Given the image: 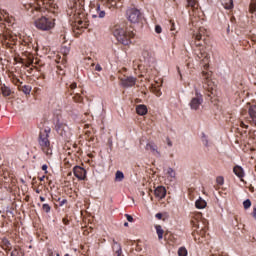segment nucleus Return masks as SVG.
<instances>
[{
	"instance_id": "16",
	"label": "nucleus",
	"mask_w": 256,
	"mask_h": 256,
	"mask_svg": "<svg viewBox=\"0 0 256 256\" xmlns=\"http://www.w3.org/2000/svg\"><path fill=\"white\" fill-rule=\"evenodd\" d=\"M233 173L234 175H237L241 181H243V178L245 177V171H243L241 166H235L233 168Z\"/></svg>"
},
{
	"instance_id": "33",
	"label": "nucleus",
	"mask_w": 256,
	"mask_h": 256,
	"mask_svg": "<svg viewBox=\"0 0 256 256\" xmlns=\"http://www.w3.org/2000/svg\"><path fill=\"white\" fill-rule=\"evenodd\" d=\"M249 11H250V13H255V11H256V2L255 1H252L250 3Z\"/></svg>"
},
{
	"instance_id": "10",
	"label": "nucleus",
	"mask_w": 256,
	"mask_h": 256,
	"mask_svg": "<svg viewBox=\"0 0 256 256\" xmlns=\"http://www.w3.org/2000/svg\"><path fill=\"white\" fill-rule=\"evenodd\" d=\"M135 83H137V78L133 76L121 78V85L122 87H125L126 89L129 87H134Z\"/></svg>"
},
{
	"instance_id": "43",
	"label": "nucleus",
	"mask_w": 256,
	"mask_h": 256,
	"mask_svg": "<svg viewBox=\"0 0 256 256\" xmlns=\"http://www.w3.org/2000/svg\"><path fill=\"white\" fill-rule=\"evenodd\" d=\"M155 217H156V219H163V214L157 213V214L155 215Z\"/></svg>"
},
{
	"instance_id": "53",
	"label": "nucleus",
	"mask_w": 256,
	"mask_h": 256,
	"mask_svg": "<svg viewBox=\"0 0 256 256\" xmlns=\"http://www.w3.org/2000/svg\"><path fill=\"white\" fill-rule=\"evenodd\" d=\"M15 83H21V81L16 78Z\"/></svg>"
},
{
	"instance_id": "52",
	"label": "nucleus",
	"mask_w": 256,
	"mask_h": 256,
	"mask_svg": "<svg viewBox=\"0 0 256 256\" xmlns=\"http://www.w3.org/2000/svg\"><path fill=\"white\" fill-rule=\"evenodd\" d=\"M124 227H129V223H128V222H125V223H124Z\"/></svg>"
},
{
	"instance_id": "41",
	"label": "nucleus",
	"mask_w": 256,
	"mask_h": 256,
	"mask_svg": "<svg viewBox=\"0 0 256 256\" xmlns=\"http://www.w3.org/2000/svg\"><path fill=\"white\" fill-rule=\"evenodd\" d=\"M95 71H103V68L101 67L100 64H97V65L95 66Z\"/></svg>"
},
{
	"instance_id": "8",
	"label": "nucleus",
	"mask_w": 256,
	"mask_h": 256,
	"mask_svg": "<svg viewBox=\"0 0 256 256\" xmlns=\"http://www.w3.org/2000/svg\"><path fill=\"white\" fill-rule=\"evenodd\" d=\"M55 129L61 137H67V135H69V126L59 120L56 122Z\"/></svg>"
},
{
	"instance_id": "34",
	"label": "nucleus",
	"mask_w": 256,
	"mask_h": 256,
	"mask_svg": "<svg viewBox=\"0 0 256 256\" xmlns=\"http://www.w3.org/2000/svg\"><path fill=\"white\" fill-rule=\"evenodd\" d=\"M153 93L156 95V97H161L163 95V92H161V89L154 87Z\"/></svg>"
},
{
	"instance_id": "7",
	"label": "nucleus",
	"mask_w": 256,
	"mask_h": 256,
	"mask_svg": "<svg viewBox=\"0 0 256 256\" xmlns=\"http://www.w3.org/2000/svg\"><path fill=\"white\" fill-rule=\"evenodd\" d=\"M202 79H203V87L208 91H213V87L215 84L211 81V72H207L205 70L202 71Z\"/></svg>"
},
{
	"instance_id": "36",
	"label": "nucleus",
	"mask_w": 256,
	"mask_h": 256,
	"mask_svg": "<svg viewBox=\"0 0 256 256\" xmlns=\"http://www.w3.org/2000/svg\"><path fill=\"white\" fill-rule=\"evenodd\" d=\"M244 209H249L251 207V200L247 199L243 202Z\"/></svg>"
},
{
	"instance_id": "14",
	"label": "nucleus",
	"mask_w": 256,
	"mask_h": 256,
	"mask_svg": "<svg viewBox=\"0 0 256 256\" xmlns=\"http://www.w3.org/2000/svg\"><path fill=\"white\" fill-rule=\"evenodd\" d=\"M146 151H152L155 157H161V152H159V150L157 149V145H155V143H147Z\"/></svg>"
},
{
	"instance_id": "21",
	"label": "nucleus",
	"mask_w": 256,
	"mask_h": 256,
	"mask_svg": "<svg viewBox=\"0 0 256 256\" xmlns=\"http://www.w3.org/2000/svg\"><path fill=\"white\" fill-rule=\"evenodd\" d=\"M2 247L4 251H11V242L8 239H2Z\"/></svg>"
},
{
	"instance_id": "11",
	"label": "nucleus",
	"mask_w": 256,
	"mask_h": 256,
	"mask_svg": "<svg viewBox=\"0 0 256 256\" xmlns=\"http://www.w3.org/2000/svg\"><path fill=\"white\" fill-rule=\"evenodd\" d=\"M194 38L196 41H203L205 43V41H207V30L203 27H200L199 30L194 33Z\"/></svg>"
},
{
	"instance_id": "6",
	"label": "nucleus",
	"mask_w": 256,
	"mask_h": 256,
	"mask_svg": "<svg viewBox=\"0 0 256 256\" xmlns=\"http://www.w3.org/2000/svg\"><path fill=\"white\" fill-rule=\"evenodd\" d=\"M126 15L130 23H137L141 19V12L135 8L128 9Z\"/></svg>"
},
{
	"instance_id": "46",
	"label": "nucleus",
	"mask_w": 256,
	"mask_h": 256,
	"mask_svg": "<svg viewBox=\"0 0 256 256\" xmlns=\"http://www.w3.org/2000/svg\"><path fill=\"white\" fill-rule=\"evenodd\" d=\"M252 217H254V219L256 221V207H254V209H253Z\"/></svg>"
},
{
	"instance_id": "18",
	"label": "nucleus",
	"mask_w": 256,
	"mask_h": 256,
	"mask_svg": "<svg viewBox=\"0 0 256 256\" xmlns=\"http://www.w3.org/2000/svg\"><path fill=\"white\" fill-rule=\"evenodd\" d=\"M96 13L97 14L92 15L94 19H96V17H99L100 19H103L105 17V10H101V5L99 4H97Z\"/></svg>"
},
{
	"instance_id": "30",
	"label": "nucleus",
	"mask_w": 256,
	"mask_h": 256,
	"mask_svg": "<svg viewBox=\"0 0 256 256\" xmlns=\"http://www.w3.org/2000/svg\"><path fill=\"white\" fill-rule=\"evenodd\" d=\"M11 256H23V252H21V250L15 248V249L11 252Z\"/></svg>"
},
{
	"instance_id": "3",
	"label": "nucleus",
	"mask_w": 256,
	"mask_h": 256,
	"mask_svg": "<svg viewBox=\"0 0 256 256\" xmlns=\"http://www.w3.org/2000/svg\"><path fill=\"white\" fill-rule=\"evenodd\" d=\"M34 25L36 29L40 31H51L53 27H55V23L53 20H49V18L42 16L34 21Z\"/></svg>"
},
{
	"instance_id": "51",
	"label": "nucleus",
	"mask_w": 256,
	"mask_h": 256,
	"mask_svg": "<svg viewBox=\"0 0 256 256\" xmlns=\"http://www.w3.org/2000/svg\"><path fill=\"white\" fill-rule=\"evenodd\" d=\"M40 201H45V197H43V196H40Z\"/></svg>"
},
{
	"instance_id": "49",
	"label": "nucleus",
	"mask_w": 256,
	"mask_h": 256,
	"mask_svg": "<svg viewBox=\"0 0 256 256\" xmlns=\"http://www.w3.org/2000/svg\"><path fill=\"white\" fill-rule=\"evenodd\" d=\"M39 181H45V176L40 177Z\"/></svg>"
},
{
	"instance_id": "5",
	"label": "nucleus",
	"mask_w": 256,
	"mask_h": 256,
	"mask_svg": "<svg viewBox=\"0 0 256 256\" xmlns=\"http://www.w3.org/2000/svg\"><path fill=\"white\" fill-rule=\"evenodd\" d=\"M195 55L197 61H201L203 63L204 69H209V54L207 51H205V48L199 47L198 49L195 50Z\"/></svg>"
},
{
	"instance_id": "13",
	"label": "nucleus",
	"mask_w": 256,
	"mask_h": 256,
	"mask_svg": "<svg viewBox=\"0 0 256 256\" xmlns=\"http://www.w3.org/2000/svg\"><path fill=\"white\" fill-rule=\"evenodd\" d=\"M154 194L157 199H165V196L167 195V189H165L163 186H158L154 190Z\"/></svg>"
},
{
	"instance_id": "40",
	"label": "nucleus",
	"mask_w": 256,
	"mask_h": 256,
	"mask_svg": "<svg viewBox=\"0 0 256 256\" xmlns=\"http://www.w3.org/2000/svg\"><path fill=\"white\" fill-rule=\"evenodd\" d=\"M166 143H167L168 147H173V142L171 141V139L169 137L166 138Z\"/></svg>"
},
{
	"instance_id": "20",
	"label": "nucleus",
	"mask_w": 256,
	"mask_h": 256,
	"mask_svg": "<svg viewBox=\"0 0 256 256\" xmlns=\"http://www.w3.org/2000/svg\"><path fill=\"white\" fill-rule=\"evenodd\" d=\"M188 7H191V9L194 12V15H196V11L199 9V4H197L196 0H187Z\"/></svg>"
},
{
	"instance_id": "23",
	"label": "nucleus",
	"mask_w": 256,
	"mask_h": 256,
	"mask_svg": "<svg viewBox=\"0 0 256 256\" xmlns=\"http://www.w3.org/2000/svg\"><path fill=\"white\" fill-rule=\"evenodd\" d=\"M167 175H168V178L170 179V181H173V179H175V177H177V172H175L173 168H168Z\"/></svg>"
},
{
	"instance_id": "32",
	"label": "nucleus",
	"mask_w": 256,
	"mask_h": 256,
	"mask_svg": "<svg viewBox=\"0 0 256 256\" xmlns=\"http://www.w3.org/2000/svg\"><path fill=\"white\" fill-rule=\"evenodd\" d=\"M225 9H233V0H228V3L223 4Z\"/></svg>"
},
{
	"instance_id": "56",
	"label": "nucleus",
	"mask_w": 256,
	"mask_h": 256,
	"mask_svg": "<svg viewBox=\"0 0 256 256\" xmlns=\"http://www.w3.org/2000/svg\"><path fill=\"white\" fill-rule=\"evenodd\" d=\"M56 256H60L59 253H57Z\"/></svg>"
},
{
	"instance_id": "9",
	"label": "nucleus",
	"mask_w": 256,
	"mask_h": 256,
	"mask_svg": "<svg viewBox=\"0 0 256 256\" xmlns=\"http://www.w3.org/2000/svg\"><path fill=\"white\" fill-rule=\"evenodd\" d=\"M73 173L77 179L80 181H85V177L87 175V171L81 166H75L73 168Z\"/></svg>"
},
{
	"instance_id": "17",
	"label": "nucleus",
	"mask_w": 256,
	"mask_h": 256,
	"mask_svg": "<svg viewBox=\"0 0 256 256\" xmlns=\"http://www.w3.org/2000/svg\"><path fill=\"white\" fill-rule=\"evenodd\" d=\"M136 113H137L138 115H141V116L147 115V106L144 105V104H139V105H137V106H136Z\"/></svg>"
},
{
	"instance_id": "19",
	"label": "nucleus",
	"mask_w": 256,
	"mask_h": 256,
	"mask_svg": "<svg viewBox=\"0 0 256 256\" xmlns=\"http://www.w3.org/2000/svg\"><path fill=\"white\" fill-rule=\"evenodd\" d=\"M195 207L196 209H205V207H207V202L203 200V198L199 197L195 202Z\"/></svg>"
},
{
	"instance_id": "42",
	"label": "nucleus",
	"mask_w": 256,
	"mask_h": 256,
	"mask_svg": "<svg viewBox=\"0 0 256 256\" xmlns=\"http://www.w3.org/2000/svg\"><path fill=\"white\" fill-rule=\"evenodd\" d=\"M240 127H243L244 129H248L249 126L245 124V122H240Z\"/></svg>"
},
{
	"instance_id": "15",
	"label": "nucleus",
	"mask_w": 256,
	"mask_h": 256,
	"mask_svg": "<svg viewBox=\"0 0 256 256\" xmlns=\"http://www.w3.org/2000/svg\"><path fill=\"white\" fill-rule=\"evenodd\" d=\"M142 56L144 58V61L148 63V65H151L152 63H155V57L153 56V53L149 51H144L142 53Z\"/></svg>"
},
{
	"instance_id": "37",
	"label": "nucleus",
	"mask_w": 256,
	"mask_h": 256,
	"mask_svg": "<svg viewBox=\"0 0 256 256\" xmlns=\"http://www.w3.org/2000/svg\"><path fill=\"white\" fill-rule=\"evenodd\" d=\"M117 256H123V250L121 248V245H118V248L116 250Z\"/></svg>"
},
{
	"instance_id": "27",
	"label": "nucleus",
	"mask_w": 256,
	"mask_h": 256,
	"mask_svg": "<svg viewBox=\"0 0 256 256\" xmlns=\"http://www.w3.org/2000/svg\"><path fill=\"white\" fill-rule=\"evenodd\" d=\"M201 141L205 147H209V138L207 135H205V133H202Z\"/></svg>"
},
{
	"instance_id": "26",
	"label": "nucleus",
	"mask_w": 256,
	"mask_h": 256,
	"mask_svg": "<svg viewBox=\"0 0 256 256\" xmlns=\"http://www.w3.org/2000/svg\"><path fill=\"white\" fill-rule=\"evenodd\" d=\"M2 95L4 97H9V95H11V89L7 86L2 87Z\"/></svg>"
},
{
	"instance_id": "35",
	"label": "nucleus",
	"mask_w": 256,
	"mask_h": 256,
	"mask_svg": "<svg viewBox=\"0 0 256 256\" xmlns=\"http://www.w3.org/2000/svg\"><path fill=\"white\" fill-rule=\"evenodd\" d=\"M42 210H43L45 213H50V212H51V206H49V204H43V205H42Z\"/></svg>"
},
{
	"instance_id": "39",
	"label": "nucleus",
	"mask_w": 256,
	"mask_h": 256,
	"mask_svg": "<svg viewBox=\"0 0 256 256\" xmlns=\"http://www.w3.org/2000/svg\"><path fill=\"white\" fill-rule=\"evenodd\" d=\"M125 217H126L127 221H129V223H133V216H131L129 214H125Z\"/></svg>"
},
{
	"instance_id": "4",
	"label": "nucleus",
	"mask_w": 256,
	"mask_h": 256,
	"mask_svg": "<svg viewBox=\"0 0 256 256\" xmlns=\"http://www.w3.org/2000/svg\"><path fill=\"white\" fill-rule=\"evenodd\" d=\"M201 105H203V95L199 90L195 89V96L191 98L189 102V107L191 111H199L201 109Z\"/></svg>"
},
{
	"instance_id": "1",
	"label": "nucleus",
	"mask_w": 256,
	"mask_h": 256,
	"mask_svg": "<svg viewBox=\"0 0 256 256\" xmlns=\"http://www.w3.org/2000/svg\"><path fill=\"white\" fill-rule=\"evenodd\" d=\"M51 134L50 127H44L40 129L39 137H38V145L41 148V151L47 155V157H51L53 155V149L51 148V141H49V135Z\"/></svg>"
},
{
	"instance_id": "47",
	"label": "nucleus",
	"mask_w": 256,
	"mask_h": 256,
	"mask_svg": "<svg viewBox=\"0 0 256 256\" xmlns=\"http://www.w3.org/2000/svg\"><path fill=\"white\" fill-rule=\"evenodd\" d=\"M65 203H67V200H66V199L61 200V202H60V207H63V205H65Z\"/></svg>"
},
{
	"instance_id": "48",
	"label": "nucleus",
	"mask_w": 256,
	"mask_h": 256,
	"mask_svg": "<svg viewBox=\"0 0 256 256\" xmlns=\"http://www.w3.org/2000/svg\"><path fill=\"white\" fill-rule=\"evenodd\" d=\"M114 245H116L117 248H119V243L117 241L113 240Z\"/></svg>"
},
{
	"instance_id": "24",
	"label": "nucleus",
	"mask_w": 256,
	"mask_h": 256,
	"mask_svg": "<svg viewBox=\"0 0 256 256\" xmlns=\"http://www.w3.org/2000/svg\"><path fill=\"white\" fill-rule=\"evenodd\" d=\"M123 179H125V174L118 170L115 174V181L121 182Z\"/></svg>"
},
{
	"instance_id": "29",
	"label": "nucleus",
	"mask_w": 256,
	"mask_h": 256,
	"mask_svg": "<svg viewBox=\"0 0 256 256\" xmlns=\"http://www.w3.org/2000/svg\"><path fill=\"white\" fill-rule=\"evenodd\" d=\"M178 256H187V249L185 247L179 248Z\"/></svg>"
},
{
	"instance_id": "22",
	"label": "nucleus",
	"mask_w": 256,
	"mask_h": 256,
	"mask_svg": "<svg viewBox=\"0 0 256 256\" xmlns=\"http://www.w3.org/2000/svg\"><path fill=\"white\" fill-rule=\"evenodd\" d=\"M155 229H156V233L158 235V239H159V241H161V239H163V233H165V231L163 230V227H161V225H156Z\"/></svg>"
},
{
	"instance_id": "31",
	"label": "nucleus",
	"mask_w": 256,
	"mask_h": 256,
	"mask_svg": "<svg viewBox=\"0 0 256 256\" xmlns=\"http://www.w3.org/2000/svg\"><path fill=\"white\" fill-rule=\"evenodd\" d=\"M216 183H217V185H224V183H225V178H223V176H218V177L216 178Z\"/></svg>"
},
{
	"instance_id": "54",
	"label": "nucleus",
	"mask_w": 256,
	"mask_h": 256,
	"mask_svg": "<svg viewBox=\"0 0 256 256\" xmlns=\"http://www.w3.org/2000/svg\"><path fill=\"white\" fill-rule=\"evenodd\" d=\"M49 256H55V253L50 252V253H49Z\"/></svg>"
},
{
	"instance_id": "2",
	"label": "nucleus",
	"mask_w": 256,
	"mask_h": 256,
	"mask_svg": "<svg viewBox=\"0 0 256 256\" xmlns=\"http://www.w3.org/2000/svg\"><path fill=\"white\" fill-rule=\"evenodd\" d=\"M113 35L122 45H131V39L135 37V32L127 30L125 27L116 26L113 30Z\"/></svg>"
},
{
	"instance_id": "50",
	"label": "nucleus",
	"mask_w": 256,
	"mask_h": 256,
	"mask_svg": "<svg viewBox=\"0 0 256 256\" xmlns=\"http://www.w3.org/2000/svg\"><path fill=\"white\" fill-rule=\"evenodd\" d=\"M202 45V43H196V47H201Z\"/></svg>"
},
{
	"instance_id": "12",
	"label": "nucleus",
	"mask_w": 256,
	"mask_h": 256,
	"mask_svg": "<svg viewBox=\"0 0 256 256\" xmlns=\"http://www.w3.org/2000/svg\"><path fill=\"white\" fill-rule=\"evenodd\" d=\"M249 118H248V123L251 125H255L256 127V106H250L249 110Z\"/></svg>"
},
{
	"instance_id": "55",
	"label": "nucleus",
	"mask_w": 256,
	"mask_h": 256,
	"mask_svg": "<svg viewBox=\"0 0 256 256\" xmlns=\"http://www.w3.org/2000/svg\"><path fill=\"white\" fill-rule=\"evenodd\" d=\"M36 193H39V190H36Z\"/></svg>"
},
{
	"instance_id": "44",
	"label": "nucleus",
	"mask_w": 256,
	"mask_h": 256,
	"mask_svg": "<svg viewBox=\"0 0 256 256\" xmlns=\"http://www.w3.org/2000/svg\"><path fill=\"white\" fill-rule=\"evenodd\" d=\"M70 89H77V83H72L71 85H70Z\"/></svg>"
},
{
	"instance_id": "45",
	"label": "nucleus",
	"mask_w": 256,
	"mask_h": 256,
	"mask_svg": "<svg viewBox=\"0 0 256 256\" xmlns=\"http://www.w3.org/2000/svg\"><path fill=\"white\" fill-rule=\"evenodd\" d=\"M48 166L47 164L42 165V171H45L47 173Z\"/></svg>"
},
{
	"instance_id": "38",
	"label": "nucleus",
	"mask_w": 256,
	"mask_h": 256,
	"mask_svg": "<svg viewBox=\"0 0 256 256\" xmlns=\"http://www.w3.org/2000/svg\"><path fill=\"white\" fill-rule=\"evenodd\" d=\"M162 31H163V28H161V26H159V25L155 26V33L160 34Z\"/></svg>"
},
{
	"instance_id": "25",
	"label": "nucleus",
	"mask_w": 256,
	"mask_h": 256,
	"mask_svg": "<svg viewBox=\"0 0 256 256\" xmlns=\"http://www.w3.org/2000/svg\"><path fill=\"white\" fill-rule=\"evenodd\" d=\"M38 7H46L47 8V5H49V0H35Z\"/></svg>"
},
{
	"instance_id": "58",
	"label": "nucleus",
	"mask_w": 256,
	"mask_h": 256,
	"mask_svg": "<svg viewBox=\"0 0 256 256\" xmlns=\"http://www.w3.org/2000/svg\"><path fill=\"white\" fill-rule=\"evenodd\" d=\"M171 31H173V27L171 28Z\"/></svg>"
},
{
	"instance_id": "57",
	"label": "nucleus",
	"mask_w": 256,
	"mask_h": 256,
	"mask_svg": "<svg viewBox=\"0 0 256 256\" xmlns=\"http://www.w3.org/2000/svg\"><path fill=\"white\" fill-rule=\"evenodd\" d=\"M64 256H69V254H65Z\"/></svg>"
},
{
	"instance_id": "28",
	"label": "nucleus",
	"mask_w": 256,
	"mask_h": 256,
	"mask_svg": "<svg viewBox=\"0 0 256 256\" xmlns=\"http://www.w3.org/2000/svg\"><path fill=\"white\" fill-rule=\"evenodd\" d=\"M22 91L25 95H29V93H31V86H28V85H24L22 87Z\"/></svg>"
}]
</instances>
